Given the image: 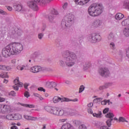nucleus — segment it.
<instances>
[{
	"instance_id": "f257e3e1",
	"label": "nucleus",
	"mask_w": 129,
	"mask_h": 129,
	"mask_svg": "<svg viewBox=\"0 0 129 129\" xmlns=\"http://www.w3.org/2000/svg\"><path fill=\"white\" fill-rule=\"evenodd\" d=\"M23 49L24 46L22 43L17 42H11L2 49V55L3 57H10L11 55L21 53Z\"/></svg>"
},
{
	"instance_id": "f03ea898",
	"label": "nucleus",
	"mask_w": 129,
	"mask_h": 129,
	"mask_svg": "<svg viewBox=\"0 0 129 129\" xmlns=\"http://www.w3.org/2000/svg\"><path fill=\"white\" fill-rule=\"evenodd\" d=\"M45 109L52 115L55 116H62V115H74L75 111L72 109H60L57 107H51L46 106Z\"/></svg>"
},
{
	"instance_id": "7ed1b4c3",
	"label": "nucleus",
	"mask_w": 129,
	"mask_h": 129,
	"mask_svg": "<svg viewBox=\"0 0 129 129\" xmlns=\"http://www.w3.org/2000/svg\"><path fill=\"white\" fill-rule=\"evenodd\" d=\"M103 12V7L101 4H93L88 9V14L91 17H98Z\"/></svg>"
},
{
	"instance_id": "20e7f679",
	"label": "nucleus",
	"mask_w": 129,
	"mask_h": 129,
	"mask_svg": "<svg viewBox=\"0 0 129 129\" xmlns=\"http://www.w3.org/2000/svg\"><path fill=\"white\" fill-rule=\"evenodd\" d=\"M62 56L64 57V59L66 60L65 62L69 67L73 66V65L75 64V61H76V59H77L75 53L73 52L70 53L68 51L65 52L63 54Z\"/></svg>"
},
{
	"instance_id": "39448f33",
	"label": "nucleus",
	"mask_w": 129,
	"mask_h": 129,
	"mask_svg": "<svg viewBox=\"0 0 129 129\" xmlns=\"http://www.w3.org/2000/svg\"><path fill=\"white\" fill-rule=\"evenodd\" d=\"M74 20V15L72 14H69L64 17V21H62L61 22L62 25H65L66 27H69L70 26V23L69 22H72Z\"/></svg>"
},
{
	"instance_id": "423d86ee",
	"label": "nucleus",
	"mask_w": 129,
	"mask_h": 129,
	"mask_svg": "<svg viewBox=\"0 0 129 129\" xmlns=\"http://www.w3.org/2000/svg\"><path fill=\"white\" fill-rule=\"evenodd\" d=\"M101 39V36H100V35L96 33H93L90 36L89 41H90L91 43H96L97 41H100Z\"/></svg>"
},
{
	"instance_id": "0eeeda50",
	"label": "nucleus",
	"mask_w": 129,
	"mask_h": 129,
	"mask_svg": "<svg viewBox=\"0 0 129 129\" xmlns=\"http://www.w3.org/2000/svg\"><path fill=\"white\" fill-rule=\"evenodd\" d=\"M14 85L13 86V89L14 90H19V87H23V83L20 82L19 80V78H17L14 81Z\"/></svg>"
},
{
	"instance_id": "6e6552de",
	"label": "nucleus",
	"mask_w": 129,
	"mask_h": 129,
	"mask_svg": "<svg viewBox=\"0 0 129 129\" xmlns=\"http://www.w3.org/2000/svg\"><path fill=\"white\" fill-rule=\"evenodd\" d=\"M99 73L101 76L106 77L109 75V70L107 68H103L99 70Z\"/></svg>"
},
{
	"instance_id": "1a4fd4ad",
	"label": "nucleus",
	"mask_w": 129,
	"mask_h": 129,
	"mask_svg": "<svg viewBox=\"0 0 129 129\" xmlns=\"http://www.w3.org/2000/svg\"><path fill=\"white\" fill-rule=\"evenodd\" d=\"M59 101H60L61 102H63V101H70V100H69V99L67 98H60L58 96H54L53 98V102L54 103H58V102H59Z\"/></svg>"
},
{
	"instance_id": "9d476101",
	"label": "nucleus",
	"mask_w": 129,
	"mask_h": 129,
	"mask_svg": "<svg viewBox=\"0 0 129 129\" xmlns=\"http://www.w3.org/2000/svg\"><path fill=\"white\" fill-rule=\"evenodd\" d=\"M37 4H38V3L35 2V1L33 0V1L29 2L28 3V6L30 8V9L33 10V11H38L39 8H38V5H37Z\"/></svg>"
},
{
	"instance_id": "9b49d317",
	"label": "nucleus",
	"mask_w": 129,
	"mask_h": 129,
	"mask_svg": "<svg viewBox=\"0 0 129 129\" xmlns=\"http://www.w3.org/2000/svg\"><path fill=\"white\" fill-rule=\"evenodd\" d=\"M56 15H58V12L55 10L48 15V19L50 23H53L54 20H55V16H56Z\"/></svg>"
},
{
	"instance_id": "f8f14e48",
	"label": "nucleus",
	"mask_w": 129,
	"mask_h": 129,
	"mask_svg": "<svg viewBox=\"0 0 129 129\" xmlns=\"http://www.w3.org/2000/svg\"><path fill=\"white\" fill-rule=\"evenodd\" d=\"M30 70L31 72H32L33 73H38V72L42 71V67L40 66H34L31 67Z\"/></svg>"
},
{
	"instance_id": "ddd939ff",
	"label": "nucleus",
	"mask_w": 129,
	"mask_h": 129,
	"mask_svg": "<svg viewBox=\"0 0 129 129\" xmlns=\"http://www.w3.org/2000/svg\"><path fill=\"white\" fill-rule=\"evenodd\" d=\"M11 106L9 105H3L2 113H9L11 112Z\"/></svg>"
},
{
	"instance_id": "4468645a",
	"label": "nucleus",
	"mask_w": 129,
	"mask_h": 129,
	"mask_svg": "<svg viewBox=\"0 0 129 129\" xmlns=\"http://www.w3.org/2000/svg\"><path fill=\"white\" fill-rule=\"evenodd\" d=\"M76 4H78L80 6H84L86 4L89 3L90 0H74Z\"/></svg>"
},
{
	"instance_id": "2eb2a0df",
	"label": "nucleus",
	"mask_w": 129,
	"mask_h": 129,
	"mask_svg": "<svg viewBox=\"0 0 129 129\" xmlns=\"http://www.w3.org/2000/svg\"><path fill=\"white\" fill-rule=\"evenodd\" d=\"M0 70H5V71H11L12 68L6 65H0Z\"/></svg>"
},
{
	"instance_id": "dca6fc26",
	"label": "nucleus",
	"mask_w": 129,
	"mask_h": 129,
	"mask_svg": "<svg viewBox=\"0 0 129 129\" xmlns=\"http://www.w3.org/2000/svg\"><path fill=\"white\" fill-rule=\"evenodd\" d=\"M23 118V116L20 113H14L13 120H20Z\"/></svg>"
},
{
	"instance_id": "f3484780",
	"label": "nucleus",
	"mask_w": 129,
	"mask_h": 129,
	"mask_svg": "<svg viewBox=\"0 0 129 129\" xmlns=\"http://www.w3.org/2000/svg\"><path fill=\"white\" fill-rule=\"evenodd\" d=\"M123 18H124V15L120 13H117L115 16V19L117 21H120V20H122Z\"/></svg>"
},
{
	"instance_id": "a211bd4d",
	"label": "nucleus",
	"mask_w": 129,
	"mask_h": 129,
	"mask_svg": "<svg viewBox=\"0 0 129 129\" xmlns=\"http://www.w3.org/2000/svg\"><path fill=\"white\" fill-rule=\"evenodd\" d=\"M101 24H102V22L99 20H97L94 21L93 23V26L95 28H97V27H100V26L101 25Z\"/></svg>"
},
{
	"instance_id": "6ab92c4d",
	"label": "nucleus",
	"mask_w": 129,
	"mask_h": 129,
	"mask_svg": "<svg viewBox=\"0 0 129 129\" xmlns=\"http://www.w3.org/2000/svg\"><path fill=\"white\" fill-rule=\"evenodd\" d=\"M14 8L17 12H21L23 9V6L21 4H16L14 6Z\"/></svg>"
},
{
	"instance_id": "aec40b11",
	"label": "nucleus",
	"mask_w": 129,
	"mask_h": 129,
	"mask_svg": "<svg viewBox=\"0 0 129 129\" xmlns=\"http://www.w3.org/2000/svg\"><path fill=\"white\" fill-rule=\"evenodd\" d=\"M24 118L25 119H27L28 120H37L38 119V117H33L31 116H29L28 115H24Z\"/></svg>"
},
{
	"instance_id": "412c9836",
	"label": "nucleus",
	"mask_w": 129,
	"mask_h": 129,
	"mask_svg": "<svg viewBox=\"0 0 129 129\" xmlns=\"http://www.w3.org/2000/svg\"><path fill=\"white\" fill-rule=\"evenodd\" d=\"M123 35H124L125 37H129V26L123 29Z\"/></svg>"
},
{
	"instance_id": "4be33fe9",
	"label": "nucleus",
	"mask_w": 129,
	"mask_h": 129,
	"mask_svg": "<svg viewBox=\"0 0 129 129\" xmlns=\"http://www.w3.org/2000/svg\"><path fill=\"white\" fill-rule=\"evenodd\" d=\"M72 126L70 123H66L61 126L60 129H70Z\"/></svg>"
},
{
	"instance_id": "5701e85b",
	"label": "nucleus",
	"mask_w": 129,
	"mask_h": 129,
	"mask_svg": "<svg viewBox=\"0 0 129 129\" xmlns=\"http://www.w3.org/2000/svg\"><path fill=\"white\" fill-rule=\"evenodd\" d=\"M46 85L48 88H53V87L56 86V83L53 82H48L47 83Z\"/></svg>"
},
{
	"instance_id": "b1692460",
	"label": "nucleus",
	"mask_w": 129,
	"mask_h": 129,
	"mask_svg": "<svg viewBox=\"0 0 129 129\" xmlns=\"http://www.w3.org/2000/svg\"><path fill=\"white\" fill-rule=\"evenodd\" d=\"M105 117L107 118H109V119H113V117H114V114L112 112H108L107 114L105 115Z\"/></svg>"
},
{
	"instance_id": "393cba45",
	"label": "nucleus",
	"mask_w": 129,
	"mask_h": 129,
	"mask_svg": "<svg viewBox=\"0 0 129 129\" xmlns=\"http://www.w3.org/2000/svg\"><path fill=\"white\" fill-rule=\"evenodd\" d=\"M6 119L8 120H14V113H10L6 115Z\"/></svg>"
},
{
	"instance_id": "a878e982",
	"label": "nucleus",
	"mask_w": 129,
	"mask_h": 129,
	"mask_svg": "<svg viewBox=\"0 0 129 129\" xmlns=\"http://www.w3.org/2000/svg\"><path fill=\"white\" fill-rule=\"evenodd\" d=\"M121 25L123 27L129 25V19H126L121 22Z\"/></svg>"
},
{
	"instance_id": "bb28decb",
	"label": "nucleus",
	"mask_w": 129,
	"mask_h": 129,
	"mask_svg": "<svg viewBox=\"0 0 129 129\" xmlns=\"http://www.w3.org/2000/svg\"><path fill=\"white\" fill-rule=\"evenodd\" d=\"M21 105L25 107H29V108H34L35 107V105L34 104H22Z\"/></svg>"
},
{
	"instance_id": "cd10ccee",
	"label": "nucleus",
	"mask_w": 129,
	"mask_h": 129,
	"mask_svg": "<svg viewBox=\"0 0 129 129\" xmlns=\"http://www.w3.org/2000/svg\"><path fill=\"white\" fill-rule=\"evenodd\" d=\"M35 3L40 4V5H45L47 2L46 0H34Z\"/></svg>"
},
{
	"instance_id": "c85d7f7f",
	"label": "nucleus",
	"mask_w": 129,
	"mask_h": 129,
	"mask_svg": "<svg viewBox=\"0 0 129 129\" xmlns=\"http://www.w3.org/2000/svg\"><path fill=\"white\" fill-rule=\"evenodd\" d=\"M111 86V84L110 83H107L104 85V86H102L100 87V89H105V88H108L109 86Z\"/></svg>"
},
{
	"instance_id": "c756f323",
	"label": "nucleus",
	"mask_w": 129,
	"mask_h": 129,
	"mask_svg": "<svg viewBox=\"0 0 129 129\" xmlns=\"http://www.w3.org/2000/svg\"><path fill=\"white\" fill-rule=\"evenodd\" d=\"M101 114H102V113L100 111L98 113H93V116H94V117H97L98 118H100V117H101Z\"/></svg>"
},
{
	"instance_id": "7c9ffc66",
	"label": "nucleus",
	"mask_w": 129,
	"mask_h": 129,
	"mask_svg": "<svg viewBox=\"0 0 129 129\" xmlns=\"http://www.w3.org/2000/svg\"><path fill=\"white\" fill-rule=\"evenodd\" d=\"M109 102H110V100H104L101 102V104H102V105H106L107 103H108L109 104Z\"/></svg>"
},
{
	"instance_id": "2f4dec72",
	"label": "nucleus",
	"mask_w": 129,
	"mask_h": 129,
	"mask_svg": "<svg viewBox=\"0 0 129 129\" xmlns=\"http://www.w3.org/2000/svg\"><path fill=\"white\" fill-rule=\"evenodd\" d=\"M102 99V98H97L94 99L93 102H95V103H99V102H100Z\"/></svg>"
},
{
	"instance_id": "473e14b6",
	"label": "nucleus",
	"mask_w": 129,
	"mask_h": 129,
	"mask_svg": "<svg viewBox=\"0 0 129 129\" xmlns=\"http://www.w3.org/2000/svg\"><path fill=\"white\" fill-rule=\"evenodd\" d=\"M17 69H18V70H20L21 71H22V70H25V69H26V66H17Z\"/></svg>"
},
{
	"instance_id": "72a5a7b5",
	"label": "nucleus",
	"mask_w": 129,
	"mask_h": 129,
	"mask_svg": "<svg viewBox=\"0 0 129 129\" xmlns=\"http://www.w3.org/2000/svg\"><path fill=\"white\" fill-rule=\"evenodd\" d=\"M113 120V119H108L106 121V123L108 126H111V121Z\"/></svg>"
},
{
	"instance_id": "f704fd0d",
	"label": "nucleus",
	"mask_w": 129,
	"mask_h": 129,
	"mask_svg": "<svg viewBox=\"0 0 129 129\" xmlns=\"http://www.w3.org/2000/svg\"><path fill=\"white\" fill-rule=\"evenodd\" d=\"M119 121H121L122 122H127V121H126V120H125V118L122 117H120L119 118Z\"/></svg>"
},
{
	"instance_id": "c9c22d12",
	"label": "nucleus",
	"mask_w": 129,
	"mask_h": 129,
	"mask_svg": "<svg viewBox=\"0 0 129 129\" xmlns=\"http://www.w3.org/2000/svg\"><path fill=\"white\" fill-rule=\"evenodd\" d=\"M113 33H111L108 36V40H113Z\"/></svg>"
},
{
	"instance_id": "e433bc0d",
	"label": "nucleus",
	"mask_w": 129,
	"mask_h": 129,
	"mask_svg": "<svg viewBox=\"0 0 129 129\" xmlns=\"http://www.w3.org/2000/svg\"><path fill=\"white\" fill-rule=\"evenodd\" d=\"M0 76L2 77V78H9V75H8V73H5L3 75H0Z\"/></svg>"
},
{
	"instance_id": "4c0bfd02",
	"label": "nucleus",
	"mask_w": 129,
	"mask_h": 129,
	"mask_svg": "<svg viewBox=\"0 0 129 129\" xmlns=\"http://www.w3.org/2000/svg\"><path fill=\"white\" fill-rule=\"evenodd\" d=\"M84 89H85L84 86L83 85L81 86L79 89V93H81V92H82L84 90Z\"/></svg>"
},
{
	"instance_id": "58836bf2",
	"label": "nucleus",
	"mask_w": 129,
	"mask_h": 129,
	"mask_svg": "<svg viewBox=\"0 0 129 129\" xmlns=\"http://www.w3.org/2000/svg\"><path fill=\"white\" fill-rule=\"evenodd\" d=\"M9 95L10 96H16V92L14 91H12L9 93Z\"/></svg>"
},
{
	"instance_id": "ea45409f",
	"label": "nucleus",
	"mask_w": 129,
	"mask_h": 129,
	"mask_svg": "<svg viewBox=\"0 0 129 129\" xmlns=\"http://www.w3.org/2000/svg\"><path fill=\"white\" fill-rule=\"evenodd\" d=\"M108 111H109V108H105L103 111V113H104V114H105V113H107Z\"/></svg>"
},
{
	"instance_id": "a19ab883",
	"label": "nucleus",
	"mask_w": 129,
	"mask_h": 129,
	"mask_svg": "<svg viewBox=\"0 0 129 129\" xmlns=\"http://www.w3.org/2000/svg\"><path fill=\"white\" fill-rule=\"evenodd\" d=\"M24 96L27 98H28V97H30V94L28 91H26L24 93Z\"/></svg>"
},
{
	"instance_id": "79ce46f5",
	"label": "nucleus",
	"mask_w": 129,
	"mask_h": 129,
	"mask_svg": "<svg viewBox=\"0 0 129 129\" xmlns=\"http://www.w3.org/2000/svg\"><path fill=\"white\" fill-rule=\"evenodd\" d=\"M21 35H22V31L18 29L16 33V36L19 37V36H21Z\"/></svg>"
},
{
	"instance_id": "37998d69",
	"label": "nucleus",
	"mask_w": 129,
	"mask_h": 129,
	"mask_svg": "<svg viewBox=\"0 0 129 129\" xmlns=\"http://www.w3.org/2000/svg\"><path fill=\"white\" fill-rule=\"evenodd\" d=\"M79 129H87L86 126L84 124H82L79 126Z\"/></svg>"
},
{
	"instance_id": "c03bdc74",
	"label": "nucleus",
	"mask_w": 129,
	"mask_h": 129,
	"mask_svg": "<svg viewBox=\"0 0 129 129\" xmlns=\"http://www.w3.org/2000/svg\"><path fill=\"white\" fill-rule=\"evenodd\" d=\"M38 90L39 91H43V92H45L46 90L44 89L43 87H39L38 88Z\"/></svg>"
},
{
	"instance_id": "a18cd8bd",
	"label": "nucleus",
	"mask_w": 129,
	"mask_h": 129,
	"mask_svg": "<svg viewBox=\"0 0 129 129\" xmlns=\"http://www.w3.org/2000/svg\"><path fill=\"white\" fill-rule=\"evenodd\" d=\"M110 48H111L112 49H114L115 47V45H114V43L113 42H111L110 44Z\"/></svg>"
},
{
	"instance_id": "49530a36",
	"label": "nucleus",
	"mask_w": 129,
	"mask_h": 129,
	"mask_svg": "<svg viewBox=\"0 0 129 129\" xmlns=\"http://www.w3.org/2000/svg\"><path fill=\"white\" fill-rule=\"evenodd\" d=\"M74 123L75 125H79V124H80V121H78V120L74 121Z\"/></svg>"
},
{
	"instance_id": "de8ad7c7",
	"label": "nucleus",
	"mask_w": 129,
	"mask_h": 129,
	"mask_svg": "<svg viewBox=\"0 0 129 129\" xmlns=\"http://www.w3.org/2000/svg\"><path fill=\"white\" fill-rule=\"evenodd\" d=\"M43 37H44V34L42 33H40L38 34V38L40 39L41 40V39H42V38H43Z\"/></svg>"
},
{
	"instance_id": "09e8293b",
	"label": "nucleus",
	"mask_w": 129,
	"mask_h": 129,
	"mask_svg": "<svg viewBox=\"0 0 129 129\" xmlns=\"http://www.w3.org/2000/svg\"><path fill=\"white\" fill-rule=\"evenodd\" d=\"M0 14H1V15H7V12L4 11L2 9H0Z\"/></svg>"
},
{
	"instance_id": "8fccbe9b",
	"label": "nucleus",
	"mask_w": 129,
	"mask_h": 129,
	"mask_svg": "<svg viewBox=\"0 0 129 129\" xmlns=\"http://www.w3.org/2000/svg\"><path fill=\"white\" fill-rule=\"evenodd\" d=\"M59 65L60 66H64V65H65V62L63 60H60L59 61Z\"/></svg>"
},
{
	"instance_id": "3c124183",
	"label": "nucleus",
	"mask_w": 129,
	"mask_h": 129,
	"mask_svg": "<svg viewBox=\"0 0 129 129\" xmlns=\"http://www.w3.org/2000/svg\"><path fill=\"white\" fill-rule=\"evenodd\" d=\"M90 66H91V64H90V63H88L87 65H86V68L85 69H84L85 70H86V69H88V68H89V67H90Z\"/></svg>"
},
{
	"instance_id": "603ef678",
	"label": "nucleus",
	"mask_w": 129,
	"mask_h": 129,
	"mask_svg": "<svg viewBox=\"0 0 129 129\" xmlns=\"http://www.w3.org/2000/svg\"><path fill=\"white\" fill-rule=\"evenodd\" d=\"M88 112L89 113H91V114H92V113H93V111H92V109H91V108H89L88 110Z\"/></svg>"
},
{
	"instance_id": "864d4df0",
	"label": "nucleus",
	"mask_w": 129,
	"mask_h": 129,
	"mask_svg": "<svg viewBox=\"0 0 129 129\" xmlns=\"http://www.w3.org/2000/svg\"><path fill=\"white\" fill-rule=\"evenodd\" d=\"M7 8V10H8V11H10V12L13 11V8L10 7V6H6Z\"/></svg>"
},
{
	"instance_id": "5fc2aeb1",
	"label": "nucleus",
	"mask_w": 129,
	"mask_h": 129,
	"mask_svg": "<svg viewBox=\"0 0 129 129\" xmlns=\"http://www.w3.org/2000/svg\"><path fill=\"white\" fill-rule=\"evenodd\" d=\"M88 107H92L93 106V103L91 102L88 104Z\"/></svg>"
},
{
	"instance_id": "6e6d98bb",
	"label": "nucleus",
	"mask_w": 129,
	"mask_h": 129,
	"mask_svg": "<svg viewBox=\"0 0 129 129\" xmlns=\"http://www.w3.org/2000/svg\"><path fill=\"white\" fill-rule=\"evenodd\" d=\"M6 100V99L5 98L0 97V102H4Z\"/></svg>"
},
{
	"instance_id": "4d7b16f0",
	"label": "nucleus",
	"mask_w": 129,
	"mask_h": 129,
	"mask_svg": "<svg viewBox=\"0 0 129 129\" xmlns=\"http://www.w3.org/2000/svg\"><path fill=\"white\" fill-rule=\"evenodd\" d=\"M66 120H67V119H59V121L60 122H65V121H66Z\"/></svg>"
},
{
	"instance_id": "13d9d810",
	"label": "nucleus",
	"mask_w": 129,
	"mask_h": 129,
	"mask_svg": "<svg viewBox=\"0 0 129 129\" xmlns=\"http://www.w3.org/2000/svg\"><path fill=\"white\" fill-rule=\"evenodd\" d=\"M28 86H29L28 84H24V87L25 88V89H28Z\"/></svg>"
},
{
	"instance_id": "bf43d9fd",
	"label": "nucleus",
	"mask_w": 129,
	"mask_h": 129,
	"mask_svg": "<svg viewBox=\"0 0 129 129\" xmlns=\"http://www.w3.org/2000/svg\"><path fill=\"white\" fill-rule=\"evenodd\" d=\"M67 6H68V4L67 3H65L62 6L63 9H66L67 8Z\"/></svg>"
},
{
	"instance_id": "052dcab7",
	"label": "nucleus",
	"mask_w": 129,
	"mask_h": 129,
	"mask_svg": "<svg viewBox=\"0 0 129 129\" xmlns=\"http://www.w3.org/2000/svg\"><path fill=\"white\" fill-rule=\"evenodd\" d=\"M11 129H18L17 126H12L11 127Z\"/></svg>"
},
{
	"instance_id": "680f3d73",
	"label": "nucleus",
	"mask_w": 129,
	"mask_h": 129,
	"mask_svg": "<svg viewBox=\"0 0 129 129\" xmlns=\"http://www.w3.org/2000/svg\"><path fill=\"white\" fill-rule=\"evenodd\" d=\"M3 110V105L0 104V112H2Z\"/></svg>"
},
{
	"instance_id": "e2e57ef3",
	"label": "nucleus",
	"mask_w": 129,
	"mask_h": 129,
	"mask_svg": "<svg viewBox=\"0 0 129 129\" xmlns=\"http://www.w3.org/2000/svg\"><path fill=\"white\" fill-rule=\"evenodd\" d=\"M11 63H12L13 64H15L16 63V59H12L11 60Z\"/></svg>"
},
{
	"instance_id": "0e129e2a",
	"label": "nucleus",
	"mask_w": 129,
	"mask_h": 129,
	"mask_svg": "<svg viewBox=\"0 0 129 129\" xmlns=\"http://www.w3.org/2000/svg\"><path fill=\"white\" fill-rule=\"evenodd\" d=\"M0 5H7V4L6 3V2L2 1L0 2Z\"/></svg>"
},
{
	"instance_id": "69168bd1",
	"label": "nucleus",
	"mask_w": 129,
	"mask_h": 129,
	"mask_svg": "<svg viewBox=\"0 0 129 129\" xmlns=\"http://www.w3.org/2000/svg\"><path fill=\"white\" fill-rule=\"evenodd\" d=\"M8 82H9V81H8V80L4 79V83H6V84H7V83H8Z\"/></svg>"
},
{
	"instance_id": "338daca9",
	"label": "nucleus",
	"mask_w": 129,
	"mask_h": 129,
	"mask_svg": "<svg viewBox=\"0 0 129 129\" xmlns=\"http://www.w3.org/2000/svg\"><path fill=\"white\" fill-rule=\"evenodd\" d=\"M42 129H46V124H43L42 125Z\"/></svg>"
},
{
	"instance_id": "774afa93",
	"label": "nucleus",
	"mask_w": 129,
	"mask_h": 129,
	"mask_svg": "<svg viewBox=\"0 0 129 129\" xmlns=\"http://www.w3.org/2000/svg\"><path fill=\"white\" fill-rule=\"evenodd\" d=\"M34 96H36L37 97H39V94H34Z\"/></svg>"
}]
</instances>
